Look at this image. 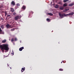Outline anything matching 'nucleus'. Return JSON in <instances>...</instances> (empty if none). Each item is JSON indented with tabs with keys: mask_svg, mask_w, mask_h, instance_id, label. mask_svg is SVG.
I'll use <instances>...</instances> for the list:
<instances>
[{
	"mask_svg": "<svg viewBox=\"0 0 74 74\" xmlns=\"http://www.w3.org/2000/svg\"><path fill=\"white\" fill-rule=\"evenodd\" d=\"M0 47L1 48V50L2 52H4V50L8 51L9 50L8 45L7 44H4L3 45H0Z\"/></svg>",
	"mask_w": 74,
	"mask_h": 74,
	"instance_id": "1",
	"label": "nucleus"
},
{
	"mask_svg": "<svg viewBox=\"0 0 74 74\" xmlns=\"http://www.w3.org/2000/svg\"><path fill=\"white\" fill-rule=\"evenodd\" d=\"M6 26L8 29L10 28V27L11 28H12V27H11V25H9V24H7L6 25Z\"/></svg>",
	"mask_w": 74,
	"mask_h": 74,
	"instance_id": "2",
	"label": "nucleus"
},
{
	"mask_svg": "<svg viewBox=\"0 0 74 74\" xmlns=\"http://www.w3.org/2000/svg\"><path fill=\"white\" fill-rule=\"evenodd\" d=\"M21 16H16L14 17V19L15 20H16V21H17L18 20L19 18H21Z\"/></svg>",
	"mask_w": 74,
	"mask_h": 74,
	"instance_id": "3",
	"label": "nucleus"
},
{
	"mask_svg": "<svg viewBox=\"0 0 74 74\" xmlns=\"http://www.w3.org/2000/svg\"><path fill=\"white\" fill-rule=\"evenodd\" d=\"M59 15L61 18H63V16H64V15H63V14H62L60 13H59Z\"/></svg>",
	"mask_w": 74,
	"mask_h": 74,
	"instance_id": "4",
	"label": "nucleus"
},
{
	"mask_svg": "<svg viewBox=\"0 0 74 74\" xmlns=\"http://www.w3.org/2000/svg\"><path fill=\"white\" fill-rule=\"evenodd\" d=\"M17 40H18V39H17V38H15L14 40V38H12L11 40V41L12 42H13V41H16Z\"/></svg>",
	"mask_w": 74,
	"mask_h": 74,
	"instance_id": "5",
	"label": "nucleus"
},
{
	"mask_svg": "<svg viewBox=\"0 0 74 74\" xmlns=\"http://www.w3.org/2000/svg\"><path fill=\"white\" fill-rule=\"evenodd\" d=\"M21 9L22 10H25V9H26V6L23 5L21 8Z\"/></svg>",
	"mask_w": 74,
	"mask_h": 74,
	"instance_id": "6",
	"label": "nucleus"
},
{
	"mask_svg": "<svg viewBox=\"0 0 74 74\" xmlns=\"http://www.w3.org/2000/svg\"><path fill=\"white\" fill-rule=\"evenodd\" d=\"M23 49H24V47H21L19 49V51H22Z\"/></svg>",
	"mask_w": 74,
	"mask_h": 74,
	"instance_id": "7",
	"label": "nucleus"
},
{
	"mask_svg": "<svg viewBox=\"0 0 74 74\" xmlns=\"http://www.w3.org/2000/svg\"><path fill=\"white\" fill-rule=\"evenodd\" d=\"M11 4L12 5H15V2H14V1H12V2L11 3Z\"/></svg>",
	"mask_w": 74,
	"mask_h": 74,
	"instance_id": "8",
	"label": "nucleus"
},
{
	"mask_svg": "<svg viewBox=\"0 0 74 74\" xmlns=\"http://www.w3.org/2000/svg\"><path fill=\"white\" fill-rule=\"evenodd\" d=\"M25 67L22 68L21 70V72H23V71L25 70Z\"/></svg>",
	"mask_w": 74,
	"mask_h": 74,
	"instance_id": "9",
	"label": "nucleus"
},
{
	"mask_svg": "<svg viewBox=\"0 0 74 74\" xmlns=\"http://www.w3.org/2000/svg\"><path fill=\"white\" fill-rule=\"evenodd\" d=\"M4 34V32H2V30H1V29H0V34Z\"/></svg>",
	"mask_w": 74,
	"mask_h": 74,
	"instance_id": "10",
	"label": "nucleus"
},
{
	"mask_svg": "<svg viewBox=\"0 0 74 74\" xmlns=\"http://www.w3.org/2000/svg\"><path fill=\"white\" fill-rule=\"evenodd\" d=\"M10 9L12 12H14V9L13 8H11Z\"/></svg>",
	"mask_w": 74,
	"mask_h": 74,
	"instance_id": "11",
	"label": "nucleus"
},
{
	"mask_svg": "<svg viewBox=\"0 0 74 74\" xmlns=\"http://www.w3.org/2000/svg\"><path fill=\"white\" fill-rule=\"evenodd\" d=\"M73 5H74V3H71L69 4V7H71V6H73Z\"/></svg>",
	"mask_w": 74,
	"mask_h": 74,
	"instance_id": "12",
	"label": "nucleus"
},
{
	"mask_svg": "<svg viewBox=\"0 0 74 74\" xmlns=\"http://www.w3.org/2000/svg\"><path fill=\"white\" fill-rule=\"evenodd\" d=\"M6 42V40L5 39L2 40V42L3 43H5Z\"/></svg>",
	"mask_w": 74,
	"mask_h": 74,
	"instance_id": "13",
	"label": "nucleus"
},
{
	"mask_svg": "<svg viewBox=\"0 0 74 74\" xmlns=\"http://www.w3.org/2000/svg\"><path fill=\"white\" fill-rule=\"evenodd\" d=\"M58 7L59 5H56L55 6V8H58Z\"/></svg>",
	"mask_w": 74,
	"mask_h": 74,
	"instance_id": "14",
	"label": "nucleus"
},
{
	"mask_svg": "<svg viewBox=\"0 0 74 74\" xmlns=\"http://www.w3.org/2000/svg\"><path fill=\"white\" fill-rule=\"evenodd\" d=\"M67 6V4L66 3L64 4L63 5V7H66Z\"/></svg>",
	"mask_w": 74,
	"mask_h": 74,
	"instance_id": "15",
	"label": "nucleus"
},
{
	"mask_svg": "<svg viewBox=\"0 0 74 74\" xmlns=\"http://www.w3.org/2000/svg\"><path fill=\"white\" fill-rule=\"evenodd\" d=\"M4 25H1V27L2 29H3L4 28Z\"/></svg>",
	"mask_w": 74,
	"mask_h": 74,
	"instance_id": "16",
	"label": "nucleus"
},
{
	"mask_svg": "<svg viewBox=\"0 0 74 74\" xmlns=\"http://www.w3.org/2000/svg\"><path fill=\"white\" fill-rule=\"evenodd\" d=\"M74 14V13L73 12L69 14V15H73Z\"/></svg>",
	"mask_w": 74,
	"mask_h": 74,
	"instance_id": "17",
	"label": "nucleus"
},
{
	"mask_svg": "<svg viewBox=\"0 0 74 74\" xmlns=\"http://www.w3.org/2000/svg\"><path fill=\"white\" fill-rule=\"evenodd\" d=\"M48 14L49 15H50V16H52L53 15V14L51 13H49Z\"/></svg>",
	"mask_w": 74,
	"mask_h": 74,
	"instance_id": "18",
	"label": "nucleus"
},
{
	"mask_svg": "<svg viewBox=\"0 0 74 74\" xmlns=\"http://www.w3.org/2000/svg\"><path fill=\"white\" fill-rule=\"evenodd\" d=\"M60 10H63V9H64V8L63 7H60Z\"/></svg>",
	"mask_w": 74,
	"mask_h": 74,
	"instance_id": "19",
	"label": "nucleus"
},
{
	"mask_svg": "<svg viewBox=\"0 0 74 74\" xmlns=\"http://www.w3.org/2000/svg\"><path fill=\"white\" fill-rule=\"evenodd\" d=\"M69 0H64L63 2L64 3H66V1H68Z\"/></svg>",
	"mask_w": 74,
	"mask_h": 74,
	"instance_id": "20",
	"label": "nucleus"
},
{
	"mask_svg": "<svg viewBox=\"0 0 74 74\" xmlns=\"http://www.w3.org/2000/svg\"><path fill=\"white\" fill-rule=\"evenodd\" d=\"M29 14H33V12L32 11H30V12H29Z\"/></svg>",
	"mask_w": 74,
	"mask_h": 74,
	"instance_id": "21",
	"label": "nucleus"
},
{
	"mask_svg": "<svg viewBox=\"0 0 74 74\" xmlns=\"http://www.w3.org/2000/svg\"><path fill=\"white\" fill-rule=\"evenodd\" d=\"M15 30V29L13 28L12 29H11V31H12V32L13 31H14V30Z\"/></svg>",
	"mask_w": 74,
	"mask_h": 74,
	"instance_id": "22",
	"label": "nucleus"
},
{
	"mask_svg": "<svg viewBox=\"0 0 74 74\" xmlns=\"http://www.w3.org/2000/svg\"><path fill=\"white\" fill-rule=\"evenodd\" d=\"M47 21H49V22H50V19L49 18H47Z\"/></svg>",
	"mask_w": 74,
	"mask_h": 74,
	"instance_id": "23",
	"label": "nucleus"
},
{
	"mask_svg": "<svg viewBox=\"0 0 74 74\" xmlns=\"http://www.w3.org/2000/svg\"><path fill=\"white\" fill-rule=\"evenodd\" d=\"M16 12H14L13 13V15H16Z\"/></svg>",
	"mask_w": 74,
	"mask_h": 74,
	"instance_id": "24",
	"label": "nucleus"
},
{
	"mask_svg": "<svg viewBox=\"0 0 74 74\" xmlns=\"http://www.w3.org/2000/svg\"><path fill=\"white\" fill-rule=\"evenodd\" d=\"M65 10H66V11H67L68 10H69V9L68 8V9H66Z\"/></svg>",
	"mask_w": 74,
	"mask_h": 74,
	"instance_id": "25",
	"label": "nucleus"
},
{
	"mask_svg": "<svg viewBox=\"0 0 74 74\" xmlns=\"http://www.w3.org/2000/svg\"><path fill=\"white\" fill-rule=\"evenodd\" d=\"M59 70L60 71H63V70L61 68L59 69Z\"/></svg>",
	"mask_w": 74,
	"mask_h": 74,
	"instance_id": "26",
	"label": "nucleus"
},
{
	"mask_svg": "<svg viewBox=\"0 0 74 74\" xmlns=\"http://www.w3.org/2000/svg\"><path fill=\"white\" fill-rule=\"evenodd\" d=\"M16 5L17 6H20V4H19V3H17Z\"/></svg>",
	"mask_w": 74,
	"mask_h": 74,
	"instance_id": "27",
	"label": "nucleus"
},
{
	"mask_svg": "<svg viewBox=\"0 0 74 74\" xmlns=\"http://www.w3.org/2000/svg\"><path fill=\"white\" fill-rule=\"evenodd\" d=\"M1 20L2 21V22H3V21H4V19H3V18H1Z\"/></svg>",
	"mask_w": 74,
	"mask_h": 74,
	"instance_id": "28",
	"label": "nucleus"
},
{
	"mask_svg": "<svg viewBox=\"0 0 74 74\" xmlns=\"http://www.w3.org/2000/svg\"><path fill=\"white\" fill-rule=\"evenodd\" d=\"M63 12H66V10H63Z\"/></svg>",
	"mask_w": 74,
	"mask_h": 74,
	"instance_id": "29",
	"label": "nucleus"
},
{
	"mask_svg": "<svg viewBox=\"0 0 74 74\" xmlns=\"http://www.w3.org/2000/svg\"><path fill=\"white\" fill-rule=\"evenodd\" d=\"M5 16H6V15H7V12H5Z\"/></svg>",
	"mask_w": 74,
	"mask_h": 74,
	"instance_id": "30",
	"label": "nucleus"
},
{
	"mask_svg": "<svg viewBox=\"0 0 74 74\" xmlns=\"http://www.w3.org/2000/svg\"><path fill=\"white\" fill-rule=\"evenodd\" d=\"M12 55H14V52L13 51H12Z\"/></svg>",
	"mask_w": 74,
	"mask_h": 74,
	"instance_id": "31",
	"label": "nucleus"
},
{
	"mask_svg": "<svg viewBox=\"0 0 74 74\" xmlns=\"http://www.w3.org/2000/svg\"><path fill=\"white\" fill-rule=\"evenodd\" d=\"M66 16H69V14H66Z\"/></svg>",
	"mask_w": 74,
	"mask_h": 74,
	"instance_id": "32",
	"label": "nucleus"
},
{
	"mask_svg": "<svg viewBox=\"0 0 74 74\" xmlns=\"http://www.w3.org/2000/svg\"><path fill=\"white\" fill-rule=\"evenodd\" d=\"M64 16H67L66 15V14H64Z\"/></svg>",
	"mask_w": 74,
	"mask_h": 74,
	"instance_id": "33",
	"label": "nucleus"
},
{
	"mask_svg": "<svg viewBox=\"0 0 74 74\" xmlns=\"http://www.w3.org/2000/svg\"><path fill=\"white\" fill-rule=\"evenodd\" d=\"M10 16V15H8V16Z\"/></svg>",
	"mask_w": 74,
	"mask_h": 74,
	"instance_id": "34",
	"label": "nucleus"
},
{
	"mask_svg": "<svg viewBox=\"0 0 74 74\" xmlns=\"http://www.w3.org/2000/svg\"><path fill=\"white\" fill-rule=\"evenodd\" d=\"M14 23V22H13L12 23L13 24Z\"/></svg>",
	"mask_w": 74,
	"mask_h": 74,
	"instance_id": "35",
	"label": "nucleus"
},
{
	"mask_svg": "<svg viewBox=\"0 0 74 74\" xmlns=\"http://www.w3.org/2000/svg\"><path fill=\"white\" fill-rule=\"evenodd\" d=\"M61 63H62V62H61Z\"/></svg>",
	"mask_w": 74,
	"mask_h": 74,
	"instance_id": "36",
	"label": "nucleus"
},
{
	"mask_svg": "<svg viewBox=\"0 0 74 74\" xmlns=\"http://www.w3.org/2000/svg\"><path fill=\"white\" fill-rule=\"evenodd\" d=\"M10 69H11V67H10Z\"/></svg>",
	"mask_w": 74,
	"mask_h": 74,
	"instance_id": "37",
	"label": "nucleus"
},
{
	"mask_svg": "<svg viewBox=\"0 0 74 74\" xmlns=\"http://www.w3.org/2000/svg\"><path fill=\"white\" fill-rule=\"evenodd\" d=\"M8 65V66H9Z\"/></svg>",
	"mask_w": 74,
	"mask_h": 74,
	"instance_id": "38",
	"label": "nucleus"
},
{
	"mask_svg": "<svg viewBox=\"0 0 74 74\" xmlns=\"http://www.w3.org/2000/svg\"><path fill=\"white\" fill-rule=\"evenodd\" d=\"M56 0L58 1V0Z\"/></svg>",
	"mask_w": 74,
	"mask_h": 74,
	"instance_id": "39",
	"label": "nucleus"
},
{
	"mask_svg": "<svg viewBox=\"0 0 74 74\" xmlns=\"http://www.w3.org/2000/svg\"><path fill=\"white\" fill-rule=\"evenodd\" d=\"M51 3H52V2H51Z\"/></svg>",
	"mask_w": 74,
	"mask_h": 74,
	"instance_id": "40",
	"label": "nucleus"
}]
</instances>
